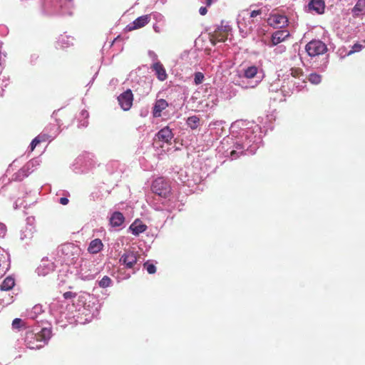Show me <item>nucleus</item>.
<instances>
[{
	"label": "nucleus",
	"mask_w": 365,
	"mask_h": 365,
	"mask_svg": "<svg viewBox=\"0 0 365 365\" xmlns=\"http://www.w3.org/2000/svg\"><path fill=\"white\" fill-rule=\"evenodd\" d=\"M51 330L46 328L42 329L37 333H34L33 331H28L24 339L26 346L31 349H39L47 343L51 337Z\"/></svg>",
	"instance_id": "nucleus-1"
},
{
	"label": "nucleus",
	"mask_w": 365,
	"mask_h": 365,
	"mask_svg": "<svg viewBox=\"0 0 365 365\" xmlns=\"http://www.w3.org/2000/svg\"><path fill=\"white\" fill-rule=\"evenodd\" d=\"M61 252L67 264H74L80 256L81 249L73 243H66L61 245Z\"/></svg>",
	"instance_id": "nucleus-2"
},
{
	"label": "nucleus",
	"mask_w": 365,
	"mask_h": 365,
	"mask_svg": "<svg viewBox=\"0 0 365 365\" xmlns=\"http://www.w3.org/2000/svg\"><path fill=\"white\" fill-rule=\"evenodd\" d=\"M153 193L163 198H168L172 194L170 182L163 177L156 178L151 185Z\"/></svg>",
	"instance_id": "nucleus-3"
},
{
	"label": "nucleus",
	"mask_w": 365,
	"mask_h": 365,
	"mask_svg": "<svg viewBox=\"0 0 365 365\" xmlns=\"http://www.w3.org/2000/svg\"><path fill=\"white\" fill-rule=\"evenodd\" d=\"M231 27L227 25L218 26L214 31L209 33V39L212 45L215 46L217 43L225 42L228 37Z\"/></svg>",
	"instance_id": "nucleus-4"
},
{
	"label": "nucleus",
	"mask_w": 365,
	"mask_h": 365,
	"mask_svg": "<svg viewBox=\"0 0 365 365\" xmlns=\"http://www.w3.org/2000/svg\"><path fill=\"white\" fill-rule=\"evenodd\" d=\"M140 256L138 252L134 250H126L120 257L119 262L125 265L127 269H131L137 263Z\"/></svg>",
	"instance_id": "nucleus-5"
},
{
	"label": "nucleus",
	"mask_w": 365,
	"mask_h": 365,
	"mask_svg": "<svg viewBox=\"0 0 365 365\" xmlns=\"http://www.w3.org/2000/svg\"><path fill=\"white\" fill-rule=\"evenodd\" d=\"M305 49L310 56L322 55L327 51L326 44L319 40L311 41L306 45Z\"/></svg>",
	"instance_id": "nucleus-6"
},
{
	"label": "nucleus",
	"mask_w": 365,
	"mask_h": 365,
	"mask_svg": "<svg viewBox=\"0 0 365 365\" xmlns=\"http://www.w3.org/2000/svg\"><path fill=\"white\" fill-rule=\"evenodd\" d=\"M118 103L123 110H129L133 106V94L130 89L126 90L118 97Z\"/></svg>",
	"instance_id": "nucleus-7"
},
{
	"label": "nucleus",
	"mask_w": 365,
	"mask_h": 365,
	"mask_svg": "<svg viewBox=\"0 0 365 365\" xmlns=\"http://www.w3.org/2000/svg\"><path fill=\"white\" fill-rule=\"evenodd\" d=\"M267 22L274 28H283L288 24V19L286 16L274 14L270 15Z\"/></svg>",
	"instance_id": "nucleus-8"
},
{
	"label": "nucleus",
	"mask_w": 365,
	"mask_h": 365,
	"mask_svg": "<svg viewBox=\"0 0 365 365\" xmlns=\"http://www.w3.org/2000/svg\"><path fill=\"white\" fill-rule=\"evenodd\" d=\"M150 21V15L146 14L137 18L131 24L126 26V29L128 31H131L135 29H138L144 27Z\"/></svg>",
	"instance_id": "nucleus-9"
},
{
	"label": "nucleus",
	"mask_w": 365,
	"mask_h": 365,
	"mask_svg": "<svg viewBox=\"0 0 365 365\" xmlns=\"http://www.w3.org/2000/svg\"><path fill=\"white\" fill-rule=\"evenodd\" d=\"M325 6V2L324 0H311L307 8L309 12L322 14L324 13Z\"/></svg>",
	"instance_id": "nucleus-10"
},
{
	"label": "nucleus",
	"mask_w": 365,
	"mask_h": 365,
	"mask_svg": "<svg viewBox=\"0 0 365 365\" xmlns=\"http://www.w3.org/2000/svg\"><path fill=\"white\" fill-rule=\"evenodd\" d=\"M289 36V32L287 30H278L272 35V45L276 46L284 41Z\"/></svg>",
	"instance_id": "nucleus-11"
},
{
	"label": "nucleus",
	"mask_w": 365,
	"mask_h": 365,
	"mask_svg": "<svg viewBox=\"0 0 365 365\" xmlns=\"http://www.w3.org/2000/svg\"><path fill=\"white\" fill-rule=\"evenodd\" d=\"M153 71L155 72L159 81H163L167 79L168 75L163 65L160 62H156L151 66Z\"/></svg>",
	"instance_id": "nucleus-12"
},
{
	"label": "nucleus",
	"mask_w": 365,
	"mask_h": 365,
	"mask_svg": "<svg viewBox=\"0 0 365 365\" xmlns=\"http://www.w3.org/2000/svg\"><path fill=\"white\" fill-rule=\"evenodd\" d=\"M157 137L160 140L169 143L173 138V134L169 127L167 126L158 131Z\"/></svg>",
	"instance_id": "nucleus-13"
},
{
	"label": "nucleus",
	"mask_w": 365,
	"mask_h": 365,
	"mask_svg": "<svg viewBox=\"0 0 365 365\" xmlns=\"http://www.w3.org/2000/svg\"><path fill=\"white\" fill-rule=\"evenodd\" d=\"M168 106V103L165 100H157L153 107V116L155 118L160 117L162 111L164 110Z\"/></svg>",
	"instance_id": "nucleus-14"
},
{
	"label": "nucleus",
	"mask_w": 365,
	"mask_h": 365,
	"mask_svg": "<svg viewBox=\"0 0 365 365\" xmlns=\"http://www.w3.org/2000/svg\"><path fill=\"white\" fill-rule=\"evenodd\" d=\"M130 229L134 235L138 236L146 230L147 226L140 220H136L131 224Z\"/></svg>",
	"instance_id": "nucleus-15"
},
{
	"label": "nucleus",
	"mask_w": 365,
	"mask_h": 365,
	"mask_svg": "<svg viewBox=\"0 0 365 365\" xmlns=\"http://www.w3.org/2000/svg\"><path fill=\"white\" fill-rule=\"evenodd\" d=\"M103 245L100 239L93 240L88 247V252L91 254H97L103 249Z\"/></svg>",
	"instance_id": "nucleus-16"
},
{
	"label": "nucleus",
	"mask_w": 365,
	"mask_h": 365,
	"mask_svg": "<svg viewBox=\"0 0 365 365\" xmlns=\"http://www.w3.org/2000/svg\"><path fill=\"white\" fill-rule=\"evenodd\" d=\"M50 138L51 136L47 133H40L31 141L30 145L31 150L33 151L39 143L46 142Z\"/></svg>",
	"instance_id": "nucleus-17"
},
{
	"label": "nucleus",
	"mask_w": 365,
	"mask_h": 365,
	"mask_svg": "<svg viewBox=\"0 0 365 365\" xmlns=\"http://www.w3.org/2000/svg\"><path fill=\"white\" fill-rule=\"evenodd\" d=\"M124 221L125 217L120 212H115L110 219V225L113 227H119L124 222Z\"/></svg>",
	"instance_id": "nucleus-18"
},
{
	"label": "nucleus",
	"mask_w": 365,
	"mask_h": 365,
	"mask_svg": "<svg viewBox=\"0 0 365 365\" xmlns=\"http://www.w3.org/2000/svg\"><path fill=\"white\" fill-rule=\"evenodd\" d=\"M354 16H359L365 14V0H358L352 9Z\"/></svg>",
	"instance_id": "nucleus-19"
},
{
	"label": "nucleus",
	"mask_w": 365,
	"mask_h": 365,
	"mask_svg": "<svg viewBox=\"0 0 365 365\" xmlns=\"http://www.w3.org/2000/svg\"><path fill=\"white\" fill-rule=\"evenodd\" d=\"M15 285L14 279L11 277H7L0 285V289L2 291H9Z\"/></svg>",
	"instance_id": "nucleus-20"
},
{
	"label": "nucleus",
	"mask_w": 365,
	"mask_h": 365,
	"mask_svg": "<svg viewBox=\"0 0 365 365\" xmlns=\"http://www.w3.org/2000/svg\"><path fill=\"white\" fill-rule=\"evenodd\" d=\"M257 67L255 66H251L245 70L244 76L247 78H253L257 75Z\"/></svg>",
	"instance_id": "nucleus-21"
},
{
	"label": "nucleus",
	"mask_w": 365,
	"mask_h": 365,
	"mask_svg": "<svg viewBox=\"0 0 365 365\" xmlns=\"http://www.w3.org/2000/svg\"><path fill=\"white\" fill-rule=\"evenodd\" d=\"M187 124L191 129H196L200 125V118L196 115L190 116L187 120Z\"/></svg>",
	"instance_id": "nucleus-22"
},
{
	"label": "nucleus",
	"mask_w": 365,
	"mask_h": 365,
	"mask_svg": "<svg viewBox=\"0 0 365 365\" xmlns=\"http://www.w3.org/2000/svg\"><path fill=\"white\" fill-rule=\"evenodd\" d=\"M308 80L311 83L317 85L322 81V76L316 73H312L309 75Z\"/></svg>",
	"instance_id": "nucleus-23"
},
{
	"label": "nucleus",
	"mask_w": 365,
	"mask_h": 365,
	"mask_svg": "<svg viewBox=\"0 0 365 365\" xmlns=\"http://www.w3.org/2000/svg\"><path fill=\"white\" fill-rule=\"evenodd\" d=\"M27 170L26 167H23L21 169H20L16 174L14 179L16 180H22L25 177H26L27 175Z\"/></svg>",
	"instance_id": "nucleus-24"
},
{
	"label": "nucleus",
	"mask_w": 365,
	"mask_h": 365,
	"mask_svg": "<svg viewBox=\"0 0 365 365\" xmlns=\"http://www.w3.org/2000/svg\"><path fill=\"white\" fill-rule=\"evenodd\" d=\"M111 283V279L108 276H104L101 281L99 282L98 284L101 287L106 288L110 286Z\"/></svg>",
	"instance_id": "nucleus-25"
},
{
	"label": "nucleus",
	"mask_w": 365,
	"mask_h": 365,
	"mask_svg": "<svg viewBox=\"0 0 365 365\" xmlns=\"http://www.w3.org/2000/svg\"><path fill=\"white\" fill-rule=\"evenodd\" d=\"M204 80V75L201 72H196L195 73L194 82L195 85H199L202 83Z\"/></svg>",
	"instance_id": "nucleus-26"
},
{
	"label": "nucleus",
	"mask_w": 365,
	"mask_h": 365,
	"mask_svg": "<svg viewBox=\"0 0 365 365\" xmlns=\"http://www.w3.org/2000/svg\"><path fill=\"white\" fill-rule=\"evenodd\" d=\"M144 268L146 269L149 274H154L156 272V267L154 264H150L148 262L144 263Z\"/></svg>",
	"instance_id": "nucleus-27"
},
{
	"label": "nucleus",
	"mask_w": 365,
	"mask_h": 365,
	"mask_svg": "<svg viewBox=\"0 0 365 365\" xmlns=\"http://www.w3.org/2000/svg\"><path fill=\"white\" fill-rule=\"evenodd\" d=\"M364 48V46L361 43H355L351 49L349 51L348 55H351L354 53L360 51Z\"/></svg>",
	"instance_id": "nucleus-28"
},
{
	"label": "nucleus",
	"mask_w": 365,
	"mask_h": 365,
	"mask_svg": "<svg viewBox=\"0 0 365 365\" xmlns=\"http://www.w3.org/2000/svg\"><path fill=\"white\" fill-rule=\"evenodd\" d=\"M303 73V71L299 68H291V75L294 78L300 77Z\"/></svg>",
	"instance_id": "nucleus-29"
},
{
	"label": "nucleus",
	"mask_w": 365,
	"mask_h": 365,
	"mask_svg": "<svg viewBox=\"0 0 365 365\" xmlns=\"http://www.w3.org/2000/svg\"><path fill=\"white\" fill-rule=\"evenodd\" d=\"M76 296V294L74 293V292H66L64 294H63V297L66 299H72V298H75Z\"/></svg>",
	"instance_id": "nucleus-30"
},
{
	"label": "nucleus",
	"mask_w": 365,
	"mask_h": 365,
	"mask_svg": "<svg viewBox=\"0 0 365 365\" xmlns=\"http://www.w3.org/2000/svg\"><path fill=\"white\" fill-rule=\"evenodd\" d=\"M6 227L3 223H0V237H4L6 233Z\"/></svg>",
	"instance_id": "nucleus-31"
},
{
	"label": "nucleus",
	"mask_w": 365,
	"mask_h": 365,
	"mask_svg": "<svg viewBox=\"0 0 365 365\" xmlns=\"http://www.w3.org/2000/svg\"><path fill=\"white\" fill-rule=\"evenodd\" d=\"M262 13V10L261 9H258V10H254L252 11L250 14V18H255L257 16H259V15H261Z\"/></svg>",
	"instance_id": "nucleus-32"
},
{
	"label": "nucleus",
	"mask_w": 365,
	"mask_h": 365,
	"mask_svg": "<svg viewBox=\"0 0 365 365\" xmlns=\"http://www.w3.org/2000/svg\"><path fill=\"white\" fill-rule=\"evenodd\" d=\"M21 323V319H19V318H16L13 320L12 326L14 328H19Z\"/></svg>",
	"instance_id": "nucleus-33"
},
{
	"label": "nucleus",
	"mask_w": 365,
	"mask_h": 365,
	"mask_svg": "<svg viewBox=\"0 0 365 365\" xmlns=\"http://www.w3.org/2000/svg\"><path fill=\"white\" fill-rule=\"evenodd\" d=\"M230 157L232 159H236L240 157V154L236 150H232L230 153Z\"/></svg>",
	"instance_id": "nucleus-34"
},
{
	"label": "nucleus",
	"mask_w": 365,
	"mask_h": 365,
	"mask_svg": "<svg viewBox=\"0 0 365 365\" xmlns=\"http://www.w3.org/2000/svg\"><path fill=\"white\" fill-rule=\"evenodd\" d=\"M199 12L202 16H204L207 13V9H206V7L202 6L200 8Z\"/></svg>",
	"instance_id": "nucleus-35"
},
{
	"label": "nucleus",
	"mask_w": 365,
	"mask_h": 365,
	"mask_svg": "<svg viewBox=\"0 0 365 365\" xmlns=\"http://www.w3.org/2000/svg\"><path fill=\"white\" fill-rule=\"evenodd\" d=\"M69 200L66 197H61L60 198V203L63 205H66L68 203Z\"/></svg>",
	"instance_id": "nucleus-36"
},
{
	"label": "nucleus",
	"mask_w": 365,
	"mask_h": 365,
	"mask_svg": "<svg viewBox=\"0 0 365 365\" xmlns=\"http://www.w3.org/2000/svg\"><path fill=\"white\" fill-rule=\"evenodd\" d=\"M207 6H210L212 4V0H205Z\"/></svg>",
	"instance_id": "nucleus-37"
},
{
	"label": "nucleus",
	"mask_w": 365,
	"mask_h": 365,
	"mask_svg": "<svg viewBox=\"0 0 365 365\" xmlns=\"http://www.w3.org/2000/svg\"><path fill=\"white\" fill-rule=\"evenodd\" d=\"M154 30H155V31H158L157 30H158V28H155V27H154Z\"/></svg>",
	"instance_id": "nucleus-38"
},
{
	"label": "nucleus",
	"mask_w": 365,
	"mask_h": 365,
	"mask_svg": "<svg viewBox=\"0 0 365 365\" xmlns=\"http://www.w3.org/2000/svg\"><path fill=\"white\" fill-rule=\"evenodd\" d=\"M154 30H155V31H158L157 30H158V28H155V27H154Z\"/></svg>",
	"instance_id": "nucleus-39"
}]
</instances>
